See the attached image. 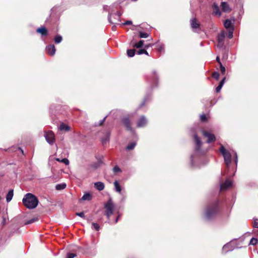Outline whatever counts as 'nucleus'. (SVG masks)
I'll return each instance as SVG.
<instances>
[{
  "instance_id": "obj_1",
  "label": "nucleus",
  "mask_w": 258,
  "mask_h": 258,
  "mask_svg": "<svg viewBox=\"0 0 258 258\" xmlns=\"http://www.w3.org/2000/svg\"><path fill=\"white\" fill-rule=\"evenodd\" d=\"M196 146L195 148L194 153L191 155L190 162L192 166H200V164H197V160H200L204 157L205 152L200 149L202 145V142L200 138L197 134L194 135Z\"/></svg>"
},
{
  "instance_id": "obj_2",
  "label": "nucleus",
  "mask_w": 258,
  "mask_h": 258,
  "mask_svg": "<svg viewBox=\"0 0 258 258\" xmlns=\"http://www.w3.org/2000/svg\"><path fill=\"white\" fill-rule=\"evenodd\" d=\"M23 203L27 208L33 209L38 205V200L34 195L28 193L24 196L23 199Z\"/></svg>"
},
{
  "instance_id": "obj_3",
  "label": "nucleus",
  "mask_w": 258,
  "mask_h": 258,
  "mask_svg": "<svg viewBox=\"0 0 258 258\" xmlns=\"http://www.w3.org/2000/svg\"><path fill=\"white\" fill-rule=\"evenodd\" d=\"M218 210L219 201H216L207 207L205 212L206 218L208 220L211 219L216 215Z\"/></svg>"
},
{
  "instance_id": "obj_4",
  "label": "nucleus",
  "mask_w": 258,
  "mask_h": 258,
  "mask_svg": "<svg viewBox=\"0 0 258 258\" xmlns=\"http://www.w3.org/2000/svg\"><path fill=\"white\" fill-rule=\"evenodd\" d=\"M220 152L223 156L224 161L226 166L229 167L231 163V155L229 151L226 150L223 145L221 146Z\"/></svg>"
},
{
  "instance_id": "obj_5",
  "label": "nucleus",
  "mask_w": 258,
  "mask_h": 258,
  "mask_svg": "<svg viewBox=\"0 0 258 258\" xmlns=\"http://www.w3.org/2000/svg\"><path fill=\"white\" fill-rule=\"evenodd\" d=\"M104 208L105 209V215L109 219L110 215L113 214L114 208V205L111 199H109L105 204Z\"/></svg>"
},
{
  "instance_id": "obj_6",
  "label": "nucleus",
  "mask_w": 258,
  "mask_h": 258,
  "mask_svg": "<svg viewBox=\"0 0 258 258\" xmlns=\"http://www.w3.org/2000/svg\"><path fill=\"white\" fill-rule=\"evenodd\" d=\"M235 248H238V247L236 245V240L233 239L223 246L222 252L227 253L233 250Z\"/></svg>"
},
{
  "instance_id": "obj_7",
  "label": "nucleus",
  "mask_w": 258,
  "mask_h": 258,
  "mask_svg": "<svg viewBox=\"0 0 258 258\" xmlns=\"http://www.w3.org/2000/svg\"><path fill=\"white\" fill-rule=\"evenodd\" d=\"M121 15V14L119 12L114 14H110L108 17V21L112 24H119V22H120V18Z\"/></svg>"
},
{
  "instance_id": "obj_8",
  "label": "nucleus",
  "mask_w": 258,
  "mask_h": 258,
  "mask_svg": "<svg viewBox=\"0 0 258 258\" xmlns=\"http://www.w3.org/2000/svg\"><path fill=\"white\" fill-rule=\"evenodd\" d=\"M44 137L49 144L53 145L55 143V135L52 131H48L45 132Z\"/></svg>"
},
{
  "instance_id": "obj_9",
  "label": "nucleus",
  "mask_w": 258,
  "mask_h": 258,
  "mask_svg": "<svg viewBox=\"0 0 258 258\" xmlns=\"http://www.w3.org/2000/svg\"><path fill=\"white\" fill-rule=\"evenodd\" d=\"M225 33L224 31L220 32L217 36V47L223 48L225 44Z\"/></svg>"
},
{
  "instance_id": "obj_10",
  "label": "nucleus",
  "mask_w": 258,
  "mask_h": 258,
  "mask_svg": "<svg viewBox=\"0 0 258 258\" xmlns=\"http://www.w3.org/2000/svg\"><path fill=\"white\" fill-rule=\"evenodd\" d=\"M202 133L203 136L208 138V140L207 141L208 143H210L215 141L216 138L214 134L204 130L202 131Z\"/></svg>"
},
{
  "instance_id": "obj_11",
  "label": "nucleus",
  "mask_w": 258,
  "mask_h": 258,
  "mask_svg": "<svg viewBox=\"0 0 258 258\" xmlns=\"http://www.w3.org/2000/svg\"><path fill=\"white\" fill-rule=\"evenodd\" d=\"M121 121L123 125L125 126L126 128V130L128 131H131V132L133 133L134 132V130L132 128L131 125V122L130 120V119L128 117H125L123 118L121 120Z\"/></svg>"
},
{
  "instance_id": "obj_12",
  "label": "nucleus",
  "mask_w": 258,
  "mask_h": 258,
  "mask_svg": "<svg viewBox=\"0 0 258 258\" xmlns=\"http://www.w3.org/2000/svg\"><path fill=\"white\" fill-rule=\"evenodd\" d=\"M147 123V120L144 116H141L137 122L138 127H144Z\"/></svg>"
},
{
  "instance_id": "obj_13",
  "label": "nucleus",
  "mask_w": 258,
  "mask_h": 258,
  "mask_svg": "<svg viewBox=\"0 0 258 258\" xmlns=\"http://www.w3.org/2000/svg\"><path fill=\"white\" fill-rule=\"evenodd\" d=\"M46 50L48 54L52 56L54 55L56 49L53 44H50L46 46Z\"/></svg>"
},
{
  "instance_id": "obj_14",
  "label": "nucleus",
  "mask_w": 258,
  "mask_h": 258,
  "mask_svg": "<svg viewBox=\"0 0 258 258\" xmlns=\"http://www.w3.org/2000/svg\"><path fill=\"white\" fill-rule=\"evenodd\" d=\"M232 185V182L231 181L227 179L223 183L220 185L221 190H225L231 187Z\"/></svg>"
},
{
  "instance_id": "obj_15",
  "label": "nucleus",
  "mask_w": 258,
  "mask_h": 258,
  "mask_svg": "<svg viewBox=\"0 0 258 258\" xmlns=\"http://www.w3.org/2000/svg\"><path fill=\"white\" fill-rule=\"evenodd\" d=\"M190 25L192 29L195 32H197V29L200 28V23H198L196 18H193L190 21Z\"/></svg>"
},
{
  "instance_id": "obj_16",
  "label": "nucleus",
  "mask_w": 258,
  "mask_h": 258,
  "mask_svg": "<svg viewBox=\"0 0 258 258\" xmlns=\"http://www.w3.org/2000/svg\"><path fill=\"white\" fill-rule=\"evenodd\" d=\"M36 32L38 33H40L42 36H47L48 35V31L47 29L43 26L38 28L36 30Z\"/></svg>"
},
{
  "instance_id": "obj_17",
  "label": "nucleus",
  "mask_w": 258,
  "mask_h": 258,
  "mask_svg": "<svg viewBox=\"0 0 258 258\" xmlns=\"http://www.w3.org/2000/svg\"><path fill=\"white\" fill-rule=\"evenodd\" d=\"M212 9L214 15H218L219 16L221 15V13L219 8V7L216 3L213 4L212 6Z\"/></svg>"
},
{
  "instance_id": "obj_18",
  "label": "nucleus",
  "mask_w": 258,
  "mask_h": 258,
  "mask_svg": "<svg viewBox=\"0 0 258 258\" xmlns=\"http://www.w3.org/2000/svg\"><path fill=\"white\" fill-rule=\"evenodd\" d=\"M222 10L224 12H229L231 11V9L229 5L226 2H222L221 5Z\"/></svg>"
},
{
  "instance_id": "obj_19",
  "label": "nucleus",
  "mask_w": 258,
  "mask_h": 258,
  "mask_svg": "<svg viewBox=\"0 0 258 258\" xmlns=\"http://www.w3.org/2000/svg\"><path fill=\"white\" fill-rule=\"evenodd\" d=\"M94 187L99 191H101L104 189L105 186L103 182L98 181L94 183Z\"/></svg>"
},
{
  "instance_id": "obj_20",
  "label": "nucleus",
  "mask_w": 258,
  "mask_h": 258,
  "mask_svg": "<svg viewBox=\"0 0 258 258\" xmlns=\"http://www.w3.org/2000/svg\"><path fill=\"white\" fill-rule=\"evenodd\" d=\"M110 134L109 132H107L104 137L101 139V142L103 145L106 144L109 141Z\"/></svg>"
},
{
  "instance_id": "obj_21",
  "label": "nucleus",
  "mask_w": 258,
  "mask_h": 258,
  "mask_svg": "<svg viewBox=\"0 0 258 258\" xmlns=\"http://www.w3.org/2000/svg\"><path fill=\"white\" fill-rule=\"evenodd\" d=\"M70 126H69L68 125L64 123H61L59 126V130L60 131H64L66 132H68L70 130Z\"/></svg>"
},
{
  "instance_id": "obj_22",
  "label": "nucleus",
  "mask_w": 258,
  "mask_h": 258,
  "mask_svg": "<svg viewBox=\"0 0 258 258\" xmlns=\"http://www.w3.org/2000/svg\"><path fill=\"white\" fill-rule=\"evenodd\" d=\"M225 77H224L219 83L218 86L216 88V92L218 93L222 89L223 86L224 85L225 82Z\"/></svg>"
},
{
  "instance_id": "obj_23",
  "label": "nucleus",
  "mask_w": 258,
  "mask_h": 258,
  "mask_svg": "<svg viewBox=\"0 0 258 258\" xmlns=\"http://www.w3.org/2000/svg\"><path fill=\"white\" fill-rule=\"evenodd\" d=\"M92 199V195L89 193L85 194L82 198L81 201H90Z\"/></svg>"
},
{
  "instance_id": "obj_24",
  "label": "nucleus",
  "mask_w": 258,
  "mask_h": 258,
  "mask_svg": "<svg viewBox=\"0 0 258 258\" xmlns=\"http://www.w3.org/2000/svg\"><path fill=\"white\" fill-rule=\"evenodd\" d=\"M13 196V190H10L9 191L8 193L6 196V200L7 202H10Z\"/></svg>"
},
{
  "instance_id": "obj_25",
  "label": "nucleus",
  "mask_w": 258,
  "mask_h": 258,
  "mask_svg": "<svg viewBox=\"0 0 258 258\" xmlns=\"http://www.w3.org/2000/svg\"><path fill=\"white\" fill-rule=\"evenodd\" d=\"M224 25L226 29L232 28L231 21L229 19H227L225 21Z\"/></svg>"
},
{
  "instance_id": "obj_26",
  "label": "nucleus",
  "mask_w": 258,
  "mask_h": 258,
  "mask_svg": "<svg viewBox=\"0 0 258 258\" xmlns=\"http://www.w3.org/2000/svg\"><path fill=\"white\" fill-rule=\"evenodd\" d=\"M66 187V184L64 183L57 184L55 186V189L58 190H62Z\"/></svg>"
},
{
  "instance_id": "obj_27",
  "label": "nucleus",
  "mask_w": 258,
  "mask_h": 258,
  "mask_svg": "<svg viewBox=\"0 0 258 258\" xmlns=\"http://www.w3.org/2000/svg\"><path fill=\"white\" fill-rule=\"evenodd\" d=\"M114 186H115V190L117 192H118L119 194H120L121 193V188L120 186L119 185V183H118V182L117 181H115L114 182Z\"/></svg>"
},
{
  "instance_id": "obj_28",
  "label": "nucleus",
  "mask_w": 258,
  "mask_h": 258,
  "mask_svg": "<svg viewBox=\"0 0 258 258\" xmlns=\"http://www.w3.org/2000/svg\"><path fill=\"white\" fill-rule=\"evenodd\" d=\"M144 43V40H140L138 43H135L133 44V46L134 47H136L137 48H141L143 46Z\"/></svg>"
},
{
  "instance_id": "obj_29",
  "label": "nucleus",
  "mask_w": 258,
  "mask_h": 258,
  "mask_svg": "<svg viewBox=\"0 0 258 258\" xmlns=\"http://www.w3.org/2000/svg\"><path fill=\"white\" fill-rule=\"evenodd\" d=\"M136 50L134 49H128L127 50V55L128 57H133L135 54Z\"/></svg>"
},
{
  "instance_id": "obj_30",
  "label": "nucleus",
  "mask_w": 258,
  "mask_h": 258,
  "mask_svg": "<svg viewBox=\"0 0 258 258\" xmlns=\"http://www.w3.org/2000/svg\"><path fill=\"white\" fill-rule=\"evenodd\" d=\"M136 145V142H132V143L128 144V145L127 146V147L126 148V149L127 150H133L135 148Z\"/></svg>"
},
{
  "instance_id": "obj_31",
  "label": "nucleus",
  "mask_w": 258,
  "mask_h": 258,
  "mask_svg": "<svg viewBox=\"0 0 258 258\" xmlns=\"http://www.w3.org/2000/svg\"><path fill=\"white\" fill-rule=\"evenodd\" d=\"M62 37L59 35H57L54 38V42L55 43H59L62 41Z\"/></svg>"
},
{
  "instance_id": "obj_32",
  "label": "nucleus",
  "mask_w": 258,
  "mask_h": 258,
  "mask_svg": "<svg viewBox=\"0 0 258 258\" xmlns=\"http://www.w3.org/2000/svg\"><path fill=\"white\" fill-rule=\"evenodd\" d=\"M103 163V162L102 161V157H100V161H98V162L94 164L93 167L97 168L98 167H99Z\"/></svg>"
},
{
  "instance_id": "obj_33",
  "label": "nucleus",
  "mask_w": 258,
  "mask_h": 258,
  "mask_svg": "<svg viewBox=\"0 0 258 258\" xmlns=\"http://www.w3.org/2000/svg\"><path fill=\"white\" fill-rule=\"evenodd\" d=\"M149 36V34L145 32H139L140 38H147Z\"/></svg>"
},
{
  "instance_id": "obj_34",
  "label": "nucleus",
  "mask_w": 258,
  "mask_h": 258,
  "mask_svg": "<svg viewBox=\"0 0 258 258\" xmlns=\"http://www.w3.org/2000/svg\"><path fill=\"white\" fill-rule=\"evenodd\" d=\"M151 82H154V83H156L157 82V76L156 74V72L154 71L153 72V78L152 79Z\"/></svg>"
},
{
  "instance_id": "obj_35",
  "label": "nucleus",
  "mask_w": 258,
  "mask_h": 258,
  "mask_svg": "<svg viewBox=\"0 0 258 258\" xmlns=\"http://www.w3.org/2000/svg\"><path fill=\"white\" fill-rule=\"evenodd\" d=\"M38 220V218H32L31 219V220H28V221H27L26 223H25V224L27 225V224H32L33 223H34V222L35 221H37Z\"/></svg>"
},
{
  "instance_id": "obj_36",
  "label": "nucleus",
  "mask_w": 258,
  "mask_h": 258,
  "mask_svg": "<svg viewBox=\"0 0 258 258\" xmlns=\"http://www.w3.org/2000/svg\"><path fill=\"white\" fill-rule=\"evenodd\" d=\"M257 243V239L255 238H252L250 240L249 244L255 245Z\"/></svg>"
},
{
  "instance_id": "obj_37",
  "label": "nucleus",
  "mask_w": 258,
  "mask_h": 258,
  "mask_svg": "<svg viewBox=\"0 0 258 258\" xmlns=\"http://www.w3.org/2000/svg\"><path fill=\"white\" fill-rule=\"evenodd\" d=\"M212 77L216 80H218L219 78V74L217 72H215L212 74Z\"/></svg>"
},
{
  "instance_id": "obj_38",
  "label": "nucleus",
  "mask_w": 258,
  "mask_h": 258,
  "mask_svg": "<svg viewBox=\"0 0 258 258\" xmlns=\"http://www.w3.org/2000/svg\"><path fill=\"white\" fill-rule=\"evenodd\" d=\"M113 171L114 173L120 172L121 171L120 168L118 166H115L113 168Z\"/></svg>"
},
{
  "instance_id": "obj_39",
  "label": "nucleus",
  "mask_w": 258,
  "mask_h": 258,
  "mask_svg": "<svg viewBox=\"0 0 258 258\" xmlns=\"http://www.w3.org/2000/svg\"><path fill=\"white\" fill-rule=\"evenodd\" d=\"M92 225L96 230L98 231L99 230L100 226L98 224L96 223H93Z\"/></svg>"
},
{
  "instance_id": "obj_40",
  "label": "nucleus",
  "mask_w": 258,
  "mask_h": 258,
  "mask_svg": "<svg viewBox=\"0 0 258 258\" xmlns=\"http://www.w3.org/2000/svg\"><path fill=\"white\" fill-rule=\"evenodd\" d=\"M253 227L258 228V219L256 218L253 219Z\"/></svg>"
},
{
  "instance_id": "obj_41",
  "label": "nucleus",
  "mask_w": 258,
  "mask_h": 258,
  "mask_svg": "<svg viewBox=\"0 0 258 258\" xmlns=\"http://www.w3.org/2000/svg\"><path fill=\"white\" fill-rule=\"evenodd\" d=\"M233 28H232L231 30H230L229 32H228V37L229 38V39H231L232 37H233Z\"/></svg>"
},
{
  "instance_id": "obj_42",
  "label": "nucleus",
  "mask_w": 258,
  "mask_h": 258,
  "mask_svg": "<svg viewBox=\"0 0 258 258\" xmlns=\"http://www.w3.org/2000/svg\"><path fill=\"white\" fill-rule=\"evenodd\" d=\"M220 69L221 73L222 74H224L225 72V67L222 65V64H220Z\"/></svg>"
},
{
  "instance_id": "obj_43",
  "label": "nucleus",
  "mask_w": 258,
  "mask_h": 258,
  "mask_svg": "<svg viewBox=\"0 0 258 258\" xmlns=\"http://www.w3.org/2000/svg\"><path fill=\"white\" fill-rule=\"evenodd\" d=\"M200 119L202 121H205L207 120V117L205 114H203L201 115Z\"/></svg>"
},
{
  "instance_id": "obj_44",
  "label": "nucleus",
  "mask_w": 258,
  "mask_h": 258,
  "mask_svg": "<svg viewBox=\"0 0 258 258\" xmlns=\"http://www.w3.org/2000/svg\"><path fill=\"white\" fill-rule=\"evenodd\" d=\"M76 256V254L73 253H69L67 254V258H74Z\"/></svg>"
},
{
  "instance_id": "obj_45",
  "label": "nucleus",
  "mask_w": 258,
  "mask_h": 258,
  "mask_svg": "<svg viewBox=\"0 0 258 258\" xmlns=\"http://www.w3.org/2000/svg\"><path fill=\"white\" fill-rule=\"evenodd\" d=\"M76 215L78 216L84 218L85 217L83 212L80 213H76Z\"/></svg>"
},
{
  "instance_id": "obj_46",
  "label": "nucleus",
  "mask_w": 258,
  "mask_h": 258,
  "mask_svg": "<svg viewBox=\"0 0 258 258\" xmlns=\"http://www.w3.org/2000/svg\"><path fill=\"white\" fill-rule=\"evenodd\" d=\"M145 50V49H140L138 51H137V53L138 55H141V54H144Z\"/></svg>"
},
{
  "instance_id": "obj_47",
  "label": "nucleus",
  "mask_w": 258,
  "mask_h": 258,
  "mask_svg": "<svg viewBox=\"0 0 258 258\" xmlns=\"http://www.w3.org/2000/svg\"><path fill=\"white\" fill-rule=\"evenodd\" d=\"M61 162L64 163L66 165H68L69 164V161L67 158H64L61 160Z\"/></svg>"
},
{
  "instance_id": "obj_48",
  "label": "nucleus",
  "mask_w": 258,
  "mask_h": 258,
  "mask_svg": "<svg viewBox=\"0 0 258 258\" xmlns=\"http://www.w3.org/2000/svg\"><path fill=\"white\" fill-rule=\"evenodd\" d=\"M106 117H107V116L104 117V118L103 119L99 121V122L98 125H101L104 123V122L105 121V120Z\"/></svg>"
},
{
  "instance_id": "obj_49",
  "label": "nucleus",
  "mask_w": 258,
  "mask_h": 258,
  "mask_svg": "<svg viewBox=\"0 0 258 258\" xmlns=\"http://www.w3.org/2000/svg\"><path fill=\"white\" fill-rule=\"evenodd\" d=\"M132 24V21L130 20H127L125 21L124 23L122 24V25H131Z\"/></svg>"
},
{
  "instance_id": "obj_50",
  "label": "nucleus",
  "mask_w": 258,
  "mask_h": 258,
  "mask_svg": "<svg viewBox=\"0 0 258 258\" xmlns=\"http://www.w3.org/2000/svg\"><path fill=\"white\" fill-rule=\"evenodd\" d=\"M234 161H235L236 165H237V162H238V157H237V155L236 153H235V155H234Z\"/></svg>"
},
{
  "instance_id": "obj_51",
  "label": "nucleus",
  "mask_w": 258,
  "mask_h": 258,
  "mask_svg": "<svg viewBox=\"0 0 258 258\" xmlns=\"http://www.w3.org/2000/svg\"><path fill=\"white\" fill-rule=\"evenodd\" d=\"M216 60L219 63V64H222L221 61H220V57L219 56H217V57H216Z\"/></svg>"
},
{
  "instance_id": "obj_52",
  "label": "nucleus",
  "mask_w": 258,
  "mask_h": 258,
  "mask_svg": "<svg viewBox=\"0 0 258 258\" xmlns=\"http://www.w3.org/2000/svg\"><path fill=\"white\" fill-rule=\"evenodd\" d=\"M147 98L146 97L145 98V99L144 100L142 103L140 105V107H141V106H143L145 104V103L147 101Z\"/></svg>"
},
{
  "instance_id": "obj_53",
  "label": "nucleus",
  "mask_w": 258,
  "mask_h": 258,
  "mask_svg": "<svg viewBox=\"0 0 258 258\" xmlns=\"http://www.w3.org/2000/svg\"><path fill=\"white\" fill-rule=\"evenodd\" d=\"M100 157H102V159L103 158V156H98L96 157V159H97V162H98V161H100Z\"/></svg>"
},
{
  "instance_id": "obj_54",
  "label": "nucleus",
  "mask_w": 258,
  "mask_h": 258,
  "mask_svg": "<svg viewBox=\"0 0 258 258\" xmlns=\"http://www.w3.org/2000/svg\"><path fill=\"white\" fill-rule=\"evenodd\" d=\"M115 25L116 24H114V25L112 26V29L113 31H115L116 30V27Z\"/></svg>"
},
{
  "instance_id": "obj_55",
  "label": "nucleus",
  "mask_w": 258,
  "mask_h": 258,
  "mask_svg": "<svg viewBox=\"0 0 258 258\" xmlns=\"http://www.w3.org/2000/svg\"><path fill=\"white\" fill-rule=\"evenodd\" d=\"M151 46H152L151 44H149L145 45V48H148L149 47H150Z\"/></svg>"
},
{
  "instance_id": "obj_56",
  "label": "nucleus",
  "mask_w": 258,
  "mask_h": 258,
  "mask_svg": "<svg viewBox=\"0 0 258 258\" xmlns=\"http://www.w3.org/2000/svg\"><path fill=\"white\" fill-rule=\"evenodd\" d=\"M119 215H118V216H117V217L116 218V220H115V222H114L115 223H116L117 222V221H118V219H119Z\"/></svg>"
},
{
  "instance_id": "obj_57",
  "label": "nucleus",
  "mask_w": 258,
  "mask_h": 258,
  "mask_svg": "<svg viewBox=\"0 0 258 258\" xmlns=\"http://www.w3.org/2000/svg\"><path fill=\"white\" fill-rule=\"evenodd\" d=\"M144 54H145L147 55H149L148 52L146 50H145V52H144Z\"/></svg>"
}]
</instances>
